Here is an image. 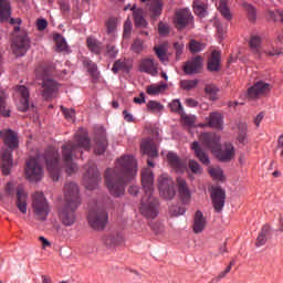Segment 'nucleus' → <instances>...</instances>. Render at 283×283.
<instances>
[{"mask_svg": "<svg viewBox=\"0 0 283 283\" xmlns=\"http://www.w3.org/2000/svg\"><path fill=\"white\" fill-rule=\"evenodd\" d=\"M138 171L136 158L124 155L117 158L114 169L107 168L104 174L106 187L114 198L125 196V187L134 180Z\"/></svg>", "mask_w": 283, "mask_h": 283, "instance_id": "obj_1", "label": "nucleus"}, {"mask_svg": "<svg viewBox=\"0 0 283 283\" xmlns=\"http://www.w3.org/2000/svg\"><path fill=\"white\" fill-rule=\"evenodd\" d=\"M90 136L87 133H77L75 135V142H67L62 146V160L66 166V174L72 176L77 169L78 166L74 164V158H81L83 156V151L81 149H85L90 151Z\"/></svg>", "mask_w": 283, "mask_h": 283, "instance_id": "obj_2", "label": "nucleus"}, {"mask_svg": "<svg viewBox=\"0 0 283 283\" xmlns=\"http://www.w3.org/2000/svg\"><path fill=\"white\" fill-rule=\"evenodd\" d=\"M0 138L8 147L1 153V170L3 176H10L13 167L12 151L19 148V136L12 129L0 130Z\"/></svg>", "mask_w": 283, "mask_h": 283, "instance_id": "obj_3", "label": "nucleus"}, {"mask_svg": "<svg viewBox=\"0 0 283 283\" xmlns=\"http://www.w3.org/2000/svg\"><path fill=\"white\" fill-rule=\"evenodd\" d=\"M43 158L52 180L59 182V178H61V156L59 155V150L54 147H49L44 151Z\"/></svg>", "mask_w": 283, "mask_h": 283, "instance_id": "obj_4", "label": "nucleus"}, {"mask_svg": "<svg viewBox=\"0 0 283 283\" xmlns=\"http://www.w3.org/2000/svg\"><path fill=\"white\" fill-rule=\"evenodd\" d=\"M160 201L154 195H144L139 206V212L147 220H154L158 218Z\"/></svg>", "mask_w": 283, "mask_h": 283, "instance_id": "obj_5", "label": "nucleus"}, {"mask_svg": "<svg viewBox=\"0 0 283 283\" xmlns=\"http://www.w3.org/2000/svg\"><path fill=\"white\" fill-rule=\"evenodd\" d=\"M42 80V96L44 101H52L54 94L59 92L61 86L54 78H52V71L50 69L42 70V73L38 75Z\"/></svg>", "mask_w": 283, "mask_h": 283, "instance_id": "obj_6", "label": "nucleus"}, {"mask_svg": "<svg viewBox=\"0 0 283 283\" xmlns=\"http://www.w3.org/2000/svg\"><path fill=\"white\" fill-rule=\"evenodd\" d=\"M14 191L17 196L15 207L22 213H28V192L23 189V186L15 187L12 181H9L4 186V193L14 198Z\"/></svg>", "mask_w": 283, "mask_h": 283, "instance_id": "obj_7", "label": "nucleus"}, {"mask_svg": "<svg viewBox=\"0 0 283 283\" xmlns=\"http://www.w3.org/2000/svg\"><path fill=\"white\" fill-rule=\"evenodd\" d=\"M32 208L36 220H41L42 222L48 220V216H50V203H48V199H45L43 192L32 195Z\"/></svg>", "mask_w": 283, "mask_h": 283, "instance_id": "obj_8", "label": "nucleus"}, {"mask_svg": "<svg viewBox=\"0 0 283 283\" xmlns=\"http://www.w3.org/2000/svg\"><path fill=\"white\" fill-rule=\"evenodd\" d=\"M175 28L179 32H182V30H192V28L196 27L193 13L187 8L179 9L175 12V19H174Z\"/></svg>", "mask_w": 283, "mask_h": 283, "instance_id": "obj_9", "label": "nucleus"}, {"mask_svg": "<svg viewBox=\"0 0 283 283\" xmlns=\"http://www.w3.org/2000/svg\"><path fill=\"white\" fill-rule=\"evenodd\" d=\"M84 169L86 170L83 176V184L86 189L93 191L98 187V182H101V172L98 168H96V164L94 161H88Z\"/></svg>", "mask_w": 283, "mask_h": 283, "instance_id": "obj_10", "label": "nucleus"}, {"mask_svg": "<svg viewBox=\"0 0 283 283\" xmlns=\"http://www.w3.org/2000/svg\"><path fill=\"white\" fill-rule=\"evenodd\" d=\"M158 190L159 196L164 198V200H174V198H176V184L167 174H163L158 177Z\"/></svg>", "mask_w": 283, "mask_h": 283, "instance_id": "obj_11", "label": "nucleus"}, {"mask_svg": "<svg viewBox=\"0 0 283 283\" xmlns=\"http://www.w3.org/2000/svg\"><path fill=\"white\" fill-rule=\"evenodd\" d=\"M87 221L94 231H104L107 227V212L101 208L93 209L88 212Z\"/></svg>", "mask_w": 283, "mask_h": 283, "instance_id": "obj_12", "label": "nucleus"}, {"mask_svg": "<svg viewBox=\"0 0 283 283\" xmlns=\"http://www.w3.org/2000/svg\"><path fill=\"white\" fill-rule=\"evenodd\" d=\"M11 49L15 56H25L28 54V50H30V38L27 31H21L20 34L13 38Z\"/></svg>", "mask_w": 283, "mask_h": 283, "instance_id": "obj_13", "label": "nucleus"}, {"mask_svg": "<svg viewBox=\"0 0 283 283\" xmlns=\"http://www.w3.org/2000/svg\"><path fill=\"white\" fill-rule=\"evenodd\" d=\"M25 177L30 182H40L43 179V167L36 158L31 157L27 160Z\"/></svg>", "mask_w": 283, "mask_h": 283, "instance_id": "obj_14", "label": "nucleus"}, {"mask_svg": "<svg viewBox=\"0 0 283 283\" xmlns=\"http://www.w3.org/2000/svg\"><path fill=\"white\" fill-rule=\"evenodd\" d=\"M210 198L216 213H222L227 202V190L222 187H212L210 189Z\"/></svg>", "mask_w": 283, "mask_h": 283, "instance_id": "obj_15", "label": "nucleus"}, {"mask_svg": "<svg viewBox=\"0 0 283 283\" xmlns=\"http://www.w3.org/2000/svg\"><path fill=\"white\" fill-rule=\"evenodd\" d=\"M81 206L74 203H65L60 210V220L64 227H72L76 222V209Z\"/></svg>", "mask_w": 283, "mask_h": 283, "instance_id": "obj_16", "label": "nucleus"}, {"mask_svg": "<svg viewBox=\"0 0 283 283\" xmlns=\"http://www.w3.org/2000/svg\"><path fill=\"white\" fill-rule=\"evenodd\" d=\"M64 197L66 205H77L81 206V190L78 185L73 181H69L64 186Z\"/></svg>", "mask_w": 283, "mask_h": 283, "instance_id": "obj_17", "label": "nucleus"}, {"mask_svg": "<svg viewBox=\"0 0 283 283\" xmlns=\"http://www.w3.org/2000/svg\"><path fill=\"white\" fill-rule=\"evenodd\" d=\"M94 143V153L97 156H103V154L107 151V147H109V142H107V133L105 132L104 127H98L95 130Z\"/></svg>", "mask_w": 283, "mask_h": 283, "instance_id": "obj_18", "label": "nucleus"}, {"mask_svg": "<svg viewBox=\"0 0 283 283\" xmlns=\"http://www.w3.org/2000/svg\"><path fill=\"white\" fill-rule=\"evenodd\" d=\"M219 163H231L235 158V147L233 144L227 143L223 148L222 145L219 146V149L212 153Z\"/></svg>", "mask_w": 283, "mask_h": 283, "instance_id": "obj_19", "label": "nucleus"}, {"mask_svg": "<svg viewBox=\"0 0 283 283\" xmlns=\"http://www.w3.org/2000/svg\"><path fill=\"white\" fill-rule=\"evenodd\" d=\"M269 92H271V84L263 81H258L253 86L248 88V98L255 101Z\"/></svg>", "mask_w": 283, "mask_h": 283, "instance_id": "obj_20", "label": "nucleus"}, {"mask_svg": "<svg viewBox=\"0 0 283 283\" xmlns=\"http://www.w3.org/2000/svg\"><path fill=\"white\" fill-rule=\"evenodd\" d=\"M200 143L212 154L220 147V136L214 133H203L199 137Z\"/></svg>", "mask_w": 283, "mask_h": 283, "instance_id": "obj_21", "label": "nucleus"}, {"mask_svg": "<svg viewBox=\"0 0 283 283\" xmlns=\"http://www.w3.org/2000/svg\"><path fill=\"white\" fill-rule=\"evenodd\" d=\"M142 188L145 196H154V171L149 168L142 171Z\"/></svg>", "mask_w": 283, "mask_h": 283, "instance_id": "obj_22", "label": "nucleus"}, {"mask_svg": "<svg viewBox=\"0 0 283 283\" xmlns=\"http://www.w3.org/2000/svg\"><path fill=\"white\" fill-rule=\"evenodd\" d=\"M139 72L149 74L150 76H158V62L154 57H145L139 62Z\"/></svg>", "mask_w": 283, "mask_h": 283, "instance_id": "obj_23", "label": "nucleus"}, {"mask_svg": "<svg viewBox=\"0 0 283 283\" xmlns=\"http://www.w3.org/2000/svg\"><path fill=\"white\" fill-rule=\"evenodd\" d=\"M202 67H203L202 56L197 55L192 60H189L185 63L184 72L185 74H188L189 76H191L193 74H199Z\"/></svg>", "mask_w": 283, "mask_h": 283, "instance_id": "obj_24", "label": "nucleus"}, {"mask_svg": "<svg viewBox=\"0 0 283 283\" xmlns=\"http://www.w3.org/2000/svg\"><path fill=\"white\" fill-rule=\"evenodd\" d=\"M190 149L195 151V158L198 159L199 163L206 166L211 165V159L209 158L207 150H205L202 146H200V142H192Z\"/></svg>", "mask_w": 283, "mask_h": 283, "instance_id": "obj_25", "label": "nucleus"}, {"mask_svg": "<svg viewBox=\"0 0 283 283\" xmlns=\"http://www.w3.org/2000/svg\"><path fill=\"white\" fill-rule=\"evenodd\" d=\"M103 244L107 249H116V247H123V243L125 242V238L120 233H113V234H106L103 237Z\"/></svg>", "mask_w": 283, "mask_h": 283, "instance_id": "obj_26", "label": "nucleus"}, {"mask_svg": "<svg viewBox=\"0 0 283 283\" xmlns=\"http://www.w3.org/2000/svg\"><path fill=\"white\" fill-rule=\"evenodd\" d=\"M207 229V218L202 211L197 210L193 216L192 231L193 233H202Z\"/></svg>", "mask_w": 283, "mask_h": 283, "instance_id": "obj_27", "label": "nucleus"}, {"mask_svg": "<svg viewBox=\"0 0 283 283\" xmlns=\"http://www.w3.org/2000/svg\"><path fill=\"white\" fill-rule=\"evenodd\" d=\"M142 154H146L148 158H158V146L151 139L143 140L140 144Z\"/></svg>", "mask_w": 283, "mask_h": 283, "instance_id": "obj_28", "label": "nucleus"}, {"mask_svg": "<svg viewBox=\"0 0 283 283\" xmlns=\"http://www.w3.org/2000/svg\"><path fill=\"white\" fill-rule=\"evenodd\" d=\"M18 92L21 95L19 112H28L30 109V91L24 85L18 86Z\"/></svg>", "mask_w": 283, "mask_h": 283, "instance_id": "obj_29", "label": "nucleus"}, {"mask_svg": "<svg viewBox=\"0 0 283 283\" xmlns=\"http://www.w3.org/2000/svg\"><path fill=\"white\" fill-rule=\"evenodd\" d=\"M177 189H178L179 196L181 197L182 202H189L191 198V190H189L187 180H185L182 177L177 178Z\"/></svg>", "mask_w": 283, "mask_h": 283, "instance_id": "obj_30", "label": "nucleus"}, {"mask_svg": "<svg viewBox=\"0 0 283 283\" xmlns=\"http://www.w3.org/2000/svg\"><path fill=\"white\" fill-rule=\"evenodd\" d=\"M222 61V54L219 51L213 50L211 56L208 59L207 70L208 72H220V63Z\"/></svg>", "mask_w": 283, "mask_h": 283, "instance_id": "obj_31", "label": "nucleus"}, {"mask_svg": "<svg viewBox=\"0 0 283 283\" xmlns=\"http://www.w3.org/2000/svg\"><path fill=\"white\" fill-rule=\"evenodd\" d=\"M223 118L224 117L222 114L218 112L210 113L209 117H207V127H212L213 129H222Z\"/></svg>", "mask_w": 283, "mask_h": 283, "instance_id": "obj_32", "label": "nucleus"}, {"mask_svg": "<svg viewBox=\"0 0 283 283\" xmlns=\"http://www.w3.org/2000/svg\"><path fill=\"white\" fill-rule=\"evenodd\" d=\"M269 235H271V224L265 223L261 228V231L256 238L255 247L256 248L264 247V244H266V242H269Z\"/></svg>", "mask_w": 283, "mask_h": 283, "instance_id": "obj_33", "label": "nucleus"}, {"mask_svg": "<svg viewBox=\"0 0 283 283\" xmlns=\"http://www.w3.org/2000/svg\"><path fill=\"white\" fill-rule=\"evenodd\" d=\"M12 17L10 0H0V23H6Z\"/></svg>", "mask_w": 283, "mask_h": 283, "instance_id": "obj_34", "label": "nucleus"}, {"mask_svg": "<svg viewBox=\"0 0 283 283\" xmlns=\"http://www.w3.org/2000/svg\"><path fill=\"white\" fill-rule=\"evenodd\" d=\"M165 6V2L163 0H153L149 4V12H150V19H158L160 14H163V8Z\"/></svg>", "mask_w": 283, "mask_h": 283, "instance_id": "obj_35", "label": "nucleus"}, {"mask_svg": "<svg viewBox=\"0 0 283 283\" xmlns=\"http://www.w3.org/2000/svg\"><path fill=\"white\" fill-rule=\"evenodd\" d=\"M167 160L169 165L174 167V169H177V171H185V169H187V166L185 165V163H182V160H180V157H178L176 153H168Z\"/></svg>", "mask_w": 283, "mask_h": 283, "instance_id": "obj_36", "label": "nucleus"}, {"mask_svg": "<svg viewBox=\"0 0 283 283\" xmlns=\"http://www.w3.org/2000/svg\"><path fill=\"white\" fill-rule=\"evenodd\" d=\"M83 65L84 67H87V72L92 76L93 81H98L99 73L96 63L92 62V60L87 57H84Z\"/></svg>", "mask_w": 283, "mask_h": 283, "instance_id": "obj_37", "label": "nucleus"}, {"mask_svg": "<svg viewBox=\"0 0 283 283\" xmlns=\"http://www.w3.org/2000/svg\"><path fill=\"white\" fill-rule=\"evenodd\" d=\"M249 45H250L251 52H253L255 57L261 59L262 53H260V46L262 45V39L258 35H253L249 41Z\"/></svg>", "mask_w": 283, "mask_h": 283, "instance_id": "obj_38", "label": "nucleus"}, {"mask_svg": "<svg viewBox=\"0 0 283 283\" xmlns=\"http://www.w3.org/2000/svg\"><path fill=\"white\" fill-rule=\"evenodd\" d=\"M86 45L93 54H101L103 52V44L94 38H87Z\"/></svg>", "mask_w": 283, "mask_h": 283, "instance_id": "obj_39", "label": "nucleus"}, {"mask_svg": "<svg viewBox=\"0 0 283 283\" xmlns=\"http://www.w3.org/2000/svg\"><path fill=\"white\" fill-rule=\"evenodd\" d=\"M134 21H135V28H147L149 23H147V20H145V17H143V9H137L133 13Z\"/></svg>", "mask_w": 283, "mask_h": 283, "instance_id": "obj_40", "label": "nucleus"}, {"mask_svg": "<svg viewBox=\"0 0 283 283\" xmlns=\"http://www.w3.org/2000/svg\"><path fill=\"white\" fill-rule=\"evenodd\" d=\"M168 87L169 85H167V83H161L159 85L148 86L146 92L149 96H158V94H163Z\"/></svg>", "mask_w": 283, "mask_h": 283, "instance_id": "obj_41", "label": "nucleus"}, {"mask_svg": "<svg viewBox=\"0 0 283 283\" xmlns=\"http://www.w3.org/2000/svg\"><path fill=\"white\" fill-rule=\"evenodd\" d=\"M239 135L238 140L241 143V145H247V132L249 130V127L247 126V123L240 122L238 124Z\"/></svg>", "mask_w": 283, "mask_h": 283, "instance_id": "obj_42", "label": "nucleus"}, {"mask_svg": "<svg viewBox=\"0 0 283 283\" xmlns=\"http://www.w3.org/2000/svg\"><path fill=\"white\" fill-rule=\"evenodd\" d=\"M218 10L221 13V15L226 18L227 21H231V19H233V15L231 14V9H229V6L227 4L226 0H221L219 2Z\"/></svg>", "mask_w": 283, "mask_h": 283, "instance_id": "obj_43", "label": "nucleus"}, {"mask_svg": "<svg viewBox=\"0 0 283 283\" xmlns=\"http://www.w3.org/2000/svg\"><path fill=\"white\" fill-rule=\"evenodd\" d=\"M6 98H7L6 92L0 91V114L4 118H10V112L11 111L6 108V107H8Z\"/></svg>", "mask_w": 283, "mask_h": 283, "instance_id": "obj_44", "label": "nucleus"}, {"mask_svg": "<svg viewBox=\"0 0 283 283\" xmlns=\"http://www.w3.org/2000/svg\"><path fill=\"white\" fill-rule=\"evenodd\" d=\"M205 92L207 96H210V101H218V92H220V88L216 84H207Z\"/></svg>", "mask_w": 283, "mask_h": 283, "instance_id": "obj_45", "label": "nucleus"}, {"mask_svg": "<svg viewBox=\"0 0 283 283\" xmlns=\"http://www.w3.org/2000/svg\"><path fill=\"white\" fill-rule=\"evenodd\" d=\"M120 70H124V72H129V70H132V66L127 65V62L123 60H117L113 64L112 72L114 74H118Z\"/></svg>", "mask_w": 283, "mask_h": 283, "instance_id": "obj_46", "label": "nucleus"}, {"mask_svg": "<svg viewBox=\"0 0 283 283\" xmlns=\"http://www.w3.org/2000/svg\"><path fill=\"white\" fill-rule=\"evenodd\" d=\"M209 174L213 180H218L219 182H224V180H227V177H224V171L220 167L210 168Z\"/></svg>", "mask_w": 283, "mask_h": 283, "instance_id": "obj_47", "label": "nucleus"}, {"mask_svg": "<svg viewBox=\"0 0 283 283\" xmlns=\"http://www.w3.org/2000/svg\"><path fill=\"white\" fill-rule=\"evenodd\" d=\"M54 41L56 43L55 52H65L67 50V42H65V38H63V35L56 34L54 36Z\"/></svg>", "mask_w": 283, "mask_h": 283, "instance_id": "obj_48", "label": "nucleus"}, {"mask_svg": "<svg viewBox=\"0 0 283 283\" xmlns=\"http://www.w3.org/2000/svg\"><path fill=\"white\" fill-rule=\"evenodd\" d=\"M146 109L155 114V112H163L165 106L160 102L149 101L146 105Z\"/></svg>", "mask_w": 283, "mask_h": 283, "instance_id": "obj_49", "label": "nucleus"}, {"mask_svg": "<svg viewBox=\"0 0 283 283\" xmlns=\"http://www.w3.org/2000/svg\"><path fill=\"white\" fill-rule=\"evenodd\" d=\"M198 80H182L180 82V87L182 90H186L187 92H190V90H195V87H198Z\"/></svg>", "mask_w": 283, "mask_h": 283, "instance_id": "obj_50", "label": "nucleus"}, {"mask_svg": "<svg viewBox=\"0 0 283 283\" xmlns=\"http://www.w3.org/2000/svg\"><path fill=\"white\" fill-rule=\"evenodd\" d=\"M168 107L170 108V112H174L175 114H185V109L182 108V103H180V99H174L168 104Z\"/></svg>", "mask_w": 283, "mask_h": 283, "instance_id": "obj_51", "label": "nucleus"}, {"mask_svg": "<svg viewBox=\"0 0 283 283\" xmlns=\"http://www.w3.org/2000/svg\"><path fill=\"white\" fill-rule=\"evenodd\" d=\"M195 14L199 17L200 19H205L207 17V4L203 2L193 4Z\"/></svg>", "mask_w": 283, "mask_h": 283, "instance_id": "obj_52", "label": "nucleus"}, {"mask_svg": "<svg viewBox=\"0 0 283 283\" xmlns=\"http://www.w3.org/2000/svg\"><path fill=\"white\" fill-rule=\"evenodd\" d=\"M189 50H190L191 54H198L199 52H202V50H205V44H202L196 40H190Z\"/></svg>", "mask_w": 283, "mask_h": 283, "instance_id": "obj_53", "label": "nucleus"}, {"mask_svg": "<svg viewBox=\"0 0 283 283\" xmlns=\"http://www.w3.org/2000/svg\"><path fill=\"white\" fill-rule=\"evenodd\" d=\"M232 266H235V259H232L229 265L226 268V270L219 273V275L214 277V282H220V280H224V277H227V274L231 273Z\"/></svg>", "mask_w": 283, "mask_h": 283, "instance_id": "obj_54", "label": "nucleus"}, {"mask_svg": "<svg viewBox=\"0 0 283 283\" xmlns=\"http://www.w3.org/2000/svg\"><path fill=\"white\" fill-rule=\"evenodd\" d=\"M155 54L161 61V63H165V61H168L167 59V50L164 46H155Z\"/></svg>", "mask_w": 283, "mask_h": 283, "instance_id": "obj_55", "label": "nucleus"}, {"mask_svg": "<svg viewBox=\"0 0 283 283\" xmlns=\"http://www.w3.org/2000/svg\"><path fill=\"white\" fill-rule=\"evenodd\" d=\"M188 167L190 169V171L195 175H200L202 174V167L200 166V164H198V161H196L195 159H190L188 163Z\"/></svg>", "mask_w": 283, "mask_h": 283, "instance_id": "obj_56", "label": "nucleus"}, {"mask_svg": "<svg viewBox=\"0 0 283 283\" xmlns=\"http://www.w3.org/2000/svg\"><path fill=\"white\" fill-rule=\"evenodd\" d=\"M181 120L184 122V125H187L188 127L196 126V115H185V113H181Z\"/></svg>", "mask_w": 283, "mask_h": 283, "instance_id": "obj_57", "label": "nucleus"}, {"mask_svg": "<svg viewBox=\"0 0 283 283\" xmlns=\"http://www.w3.org/2000/svg\"><path fill=\"white\" fill-rule=\"evenodd\" d=\"M60 109L66 120H74V117L76 116V111H74L73 108H65L64 106H60Z\"/></svg>", "mask_w": 283, "mask_h": 283, "instance_id": "obj_58", "label": "nucleus"}, {"mask_svg": "<svg viewBox=\"0 0 283 283\" xmlns=\"http://www.w3.org/2000/svg\"><path fill=\"white\" fill-rule=\"evenodd\" d=\"M245 10L248 12V19L250 21H255L258 19V11H255L254 6L245 4Z\"/></svg>", "mask_w": 283, "mask_h": 283, "instance_id": "obj_59", "label": "nucleus"}, {"mask_svg": "<svg viewBox=\"0 0 283 283\" xmlns=\"http://www.w3.org/2000/svg\"><path fill=\"white\" fill-rule=\"evenodd\" d=\"M106 30L107 34H114V32H116V19L109 18L106 21Z\"/></svg>", "mask_w": 283, "mask_h": 283, "instance_id": "obj_60", "label": "nucleus"}, {"mask_svg": "<svg viewBox=\"0 0 283 283\" xmlns=\"http://www.w3.org/2000/svg\"><path fill=\"white\" fill-rule=\"evenodd\" d=\"M132 20L127 19L124 23V39H129V36L132 35Z\"/></svg>", "mask_w": 283, "mask_h": 283, "instance_id": "obj_61", "label": "nucleus"}, {"mask_svg": "<svg viewBox=\"0 0 283 283\" xmlns=\"http://www.w3.org/2000/svg\"><path fill=\"white\" fill-rule=\"evenodd\" d=\"M269 17L272 21H281L283 23V12L280 10L269 11Z\"/></svg>", "mask_w": 283, "mask_h": 283, "instance_id": "obj_62", "label": "nucleus"}, {"mask_svg": "<svg viewBox=\"0 0 283 283\" xmlns=\"http://www.w3.org/2000/svg\"><path fill=\"white\" fill-rule=\"evenodd\" d=\"M150 229L154 231V233H163L165 231V226L163 223L156 221L150 223Z\"/></svg>", "mask_w": 283, "mask_h": 283, "instance_id": "obj_63", "label": "nucleus"}, {"mask_svg": "<svg viewBox=\"0 0 283 283\" xmlns=\"http://www.w3.org/2000/svg\"><path fill=\"white\" fill-rule=\"evenodd\" d=\"M132 50L136 54H140V52H143V41H140L138 39L135 40L134 43L132 44Z\"/></svg>", "mask_w": 283, "mask_h": 283, "instance_id": "obj_64", "label": "nucleus"}]
</instances>
